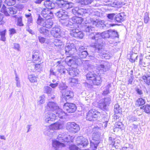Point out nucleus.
Returning a JSON list of instances; mask_svg holds the SVG:
<instances>
[{"label": "nucleus", "instance_id": "nucleus-61", "mask_svg": "<svg viewBox=\"0 0 150 150\" xmlns=\"http://www.w3.org/2000/svg\"><path fill=\"white\" fill-rule=\"evenodd\" d=\"M133 78V75H131V76H130L128 80V84H131L132 83Z\"/></svg>", "mask_w": 150, "mask_h": 150}, {"label": "nucleus", "instance_id": "nucleus-29", "mask_svg": "<svg viewBox=\"0 0 150 150\" xmlns=\"http://www.w3.org/2000/svg\"><path fill=\"white\" fill-rule=\"evenodd\" d=\"M95 78L92 81L93 84L97 85L100 84L102 81V79L100 76L99 75H96Z\"/></svg>", "mask_w": 150, "mask_h": 150}, {"label": "nucleus", "instance_id": "nucleus-2", "mask_svg": "<svg viewBox=\"0 0 150 150\" xmlns=\"http://www.w3.org/2000/svg\"><path fill=\"white\" fill-rule=\"evenodd\" d=\"M44 4L48 9H51L56 6L58 8L67 9L72 7L74 4L72 2L63 0H58L56 1L55 3L52 2L50 0H47L44 1Z\"/></svg>", "mask_w": 150, "mask_h": 150}, {"label": "nucleus", "instance_id": "nucleus-44", "mask_svg": "<svg viewBox=\"0 0 150 150\" xmlns=\"http://www.w3.org/2000/svg\"><path fill=\"white\" fill-rule=\"evenodd\" d=\"M28 79L32 83L36 82L37 81V79L35 76L34 75H30L28 76Z\"/></svg>", "mask_w": 150, "mask_h": 150}, {"label": "nucleus", "instance_id": "nucleus-24", "mask_svg": "<svg viewBox=\"0 0 150 150\" xmlns=\"http://www.w3.org/2000/svg\"><path fill=\"white\" fill-rule=\"evenodd\" d=\"M52 146L56 150H58L59 148L65 146V144L59 142L56 140H54L52 141Z\"/></svg>", "mask_w": 150, "mask_h": 150}, {"label": "nucleus", "instance_id": "nucleus-56", "mask_svg": "<svg viewBox=\"0 0 150 150\" xmlns=\"http://www.w3.org/2000/svg\"><path fill=\"white\" fill-rule=\"evenodd\" d=\"M67 88V86L64 83L61 84L59 86V88L61 90H66Z\"/></svg>", "mask_w": 150, "mask_h": 150}, {"label": "nucleus", "instance_id": "nucleus-40", "mask_svg": "<svg viewBox=\"0 0 150 150\" xmlns=\"http://www.w3.org/2000/svg\"><path fill=\"white\" fill-rule=\"evenodd\" d=\"M115 14L114 13H109L107 14V17L109 21L114 22H115Z\"/></svg>", "mask_w": 150, "mask_h": 150}, {"label": "nucleus", "instance_id": "nucleus-12", "mask_svg": "<svg viewBox=\"0 0 150 150\" xmlns=\"http://www.w3.org/2000/svg\"><path fill=\"white\" fill-rule=\"evenodd\" d=\"M67 129L70 132L75 133L79 130V127L75 122H69L67 124Z\"/></svg>", "mask_w": 150, "mask_h": 150}, {"label": "nucleus", "instance_id": "nucleus-25", "mask_svg": "<svg viewBox=\"0 0 150 150\" xmlns=\"http://www.w3.org/2000/svg\"><path fill=\"white\" fill-rule=\"evenodd\" d=\"M125 16L123 13H121L117 14L115 16V22L121 23L124 20V18Z\"/></svg>", "mask_w": 150, "mask_h": 150}, {"label": "nucleus", "instance_id": "nucleus-7", "mask_svg": "<svg viewBox=\"0 0 150 150\" xmlns=\"http://www.w3.org/2000/svg\"><path fill=\"white\" fill-rule=\"evenodd\" d=\"M100 115V113L94 109H92L86 113V118L87 120L92 121L96 120Z\"/></svg>", "mask_w": 150, "mask_h": 150}, {"label": "nucleus", "instance_id": "nucleus-19", "mask_svg": "<svg viewBox=\"0 0 150 150\" xmlns=\"http://www.w3.org/2000/svg\"><path fill=\"white\" fill-rule=\"evenodd\" d=\"M41 15L44 18L47 19H51L53 16V13L48 8L44 9L41 12Z\"/></svg>", "mask_w": 150, "mask_h": 150}, {"label": "nucleus", "instance_id": "nucleus-13", "mask_svg": "<svg viewBox=\"0 0 150 150\" xmlns=\"http://www.w3.org/2000/svg\"><path fill=\"white\" fill-rule=\"evenodd\" d=\"M63 108L68 112L73 113L76 110V105L73 103L67 102L64 104Z\"/></svg>", "mask_w": 150, "mask_h": 150}, {"label": "nucleus", "instance_id": "nucleus-21", "mask_svg": "<svg viewBox=\"0 0 150 150\" xmlns=\"http://www.w3.org/2000/svg\"><path fill=\"white\" fill-rule=\"evenodd\" d=\"M62 96L67 101L69 100L73 97L74 94L73 92L70 90H66L63 92Z\"/></svg>", "mask_w": 150, "mask_h": 150}, {"label": "nucleus", "instance_id": "nucleus-28", "mask_svg": "<svg viewBox=\"0 0 150 150\" xmlns=\"http://www.w3.org/2000/svg\"><path fill=\"white\" fill-rule=\"evenodd\" d=\"M40 53L38 51L33 52L32 55L33 61L34 63H35L36 61L40 62V59L39 57Z\"/></svg>", "mask_w": 150, "mask_h": 150}, {"label": "nucleus", "instance_id": "nucleus-42", "mask_svg": "<svg viewBox=\"0 0 150 150\" xmlns=\"http://www.w3.org/2000/svg\"><path fill=\"white\" fill-rule=\"evenodd\" d=\"M73 138L74 137L72 136H71L70 135H68L66 134V136L64 139H62V141L67 142L70 141L72 142Z\"/></svg>", "mask_w": 150, "mask_h": 150}, {"label": "nucleus", "instance_id": "nucleus-57", "mask_svg": "<svg viewBox=\"0 0 150 150\" xmlns=\"http://www.w3.org/2000/svg\"><path fill=\"white\" fill-rule=\"evenodd\" d=\"M17 25L19 26H22L23 25L21 18H19L18 19Z\"/></svg>", "mask_w": 150, "mask_h": 150}, {"label": "nucleus", "instance_id": "nucleus-38", "mask_svg": "<svg viewBox=\"0 0 150 150\" xmlns=\"http://www.w3.org/2000/svg\"><path fill=\"white\" fill-rule=\"evenodd\" d=\"M110 36H111L110 38H118L119 35L117 31L115 30H110Z\"/></svg>", "mask_w": 150, "mask_h": 150}, {"label": "nucleus", "instance_id": "nucleus-11", "mask_svg": "<svg viewBox=\"0 0 150 150\" xmlns=\"http://www.w3.org/2000/svg\"><path fill=\"white\" fill-rule=\"evenodd\" d=\"M111 101V99L109 97H107L102 99L101 102L99 103V108L103 110H105L107 109V106L109 105Z\"/></svg>", "mask_w": 150, "mask_h": 150}, {"label": "nucleus", "instance_id": "nucleus-33", "mask_svg": "<svg viewBox=\"0 0 150 150\" xmlns=\"http://www.w3.org/2000/svg\"><path fill=\"white\" fill-rule=\"evenodd\" d=\"M50 126L51 127L52 129H53L54 130L60 129L62 127V125L59 123H55L53 125Z\"/></svg>", "mask_w": 150, "mask_h": 150}, {"label": "nucleus", "instance_id": "nucleus-32", "mask_svg": "<svg viewBox=\"0 0 150 150\" xmlns=\"http://www.w3.org/2000/svg\"><path fill=\"white\" fill-rule=\"evenodd\" d=\"M93 72H89L86 75V78L88 80H90L91 81L95 78V76L96 75Z\"/></svg>", "mask_w": 150, "mask_h": 150}, {"label": "nucleus", "instance_id": "nucleus-36", "mask_svg": "<svg viewBox=\"0 0 150 150\" xmlns=\"http://www.w3.org/2000/svg\"><path fill=\"white\" fill-rule=\"evenodd\" d=\"M67 64L71 67H73V65H74L75 67H76V61L75 59H70L68 62Z\"/></svg>", "mask_w": 150, "mask_h": 150}, {"label": "nucleus", "instance_id": "nucleus-46", "mask_svg": "<svg viewBox=\"0 0 150 150\" xmlns=\"http://www.w3.org/2000/svg\"><path fill=\"white\" fill-rule=\"evenodd\" d=\"M16 2V0H5V3L8 6H11L14 5Z\"/></svg>", "mask_w": 150, "mask_h": 150}, {"label": "nucleus", "instance_id": "nucleus-16", "mask_svg": "<svg viewBox=\"0 0 150 150\" xmlns=\"http://www.w3.org/2000/svg\"><path fill=\"white\" fill-rule=\"evenodd\" d=\"M70 32V35L71 36L76 38L81 39L83 36V33L76 28L71 30Z\"/></svg>", "mask_w": 150, "mask_h": 150}, {"label": "nucleus", "instance_id": "nucleus-9", "mask_svg": "<svg viewBox=\"0 0 150 150\" xmlns=\"http://www.w3.org/2000/svg\"><path fill=\"white\" fill-rule=\"evenodd\" d=\"M1 12L6 16L10 14H15L17 12V8L15 7H9L6 8L4 5H3L1 9Z\"/></svg>", "mask_w": 150, "mask_h": 150}, {"label": "nucleus", "instance_id": "nucleus-64", "mask_svg": "<svg viewBox=\"0 0 150 150\" xmlns=\"http://www.w3.org/2000/svg\"><path fill=\"white\" fill-rule=\"evenodd\" d=\"M122 126V123L121 122H117L115 125L116 128H121Z\"/></svg>", "mask_w": 150, "mask_h": 150}, {"label": "nucleus", "instance_id": "nucleus-60", "mask_svg": "<svg viewBox=\"0 0 150 150\" xmlns=\"http://www.w3.org/2000/svg\"><path fill=\"white\" fill-rule=\"evenodd\" d=\"M102 57H104V58L107 59H108L110 57V55L104 53V52L103 53H102Z\"/></svg>", "mask_w": 150, "mask_h": 150}, {"label": "nucleus", "instance_id": "nucleus-10", "mask_svg": "<svg viewBox=\"0 0 150 150\" xmlns=\"http://www.w3.org/2000/svg\"><path fill=\"white\" fill-rule=\"evenodd\" d=\"M65 54L69 55L67 57H70L77 51V48L73 43L67 44L65 47Z\"/></svg>", "mask_w": 150, "mask_h": 150}, {"label": "nucleus", "instance_id": "nucleus-35", "mask_svg": "<svg viewBox=\"0 0 150 150\" xmlns=\"http://www.w3.org/2000/svg\"><path fill=\"white\" fill-rule=\"evenodd\" d=\"M45 20H46L42 18L40 15H39L37 20V23L38 25H40L44 26Z\"/></svg>", "mask_w": 150, "mask_h": 150}, {"label": "nucleus", "instance_id": "nucleus-8", "mask_svg": "<svg viewBox=\"0 0 150 150\" xmlns=\"http://www.w3.org/2000/svg\"><path fill=\"white\" fill-rule=\"evenodd\" d=\"M110 30L105 31L101 33H95V35L94 33H92L91 35H93V36L91 37L93 39H95L96 40H97L98 41H101V38H110Z\"/></svg>", "mask_w": 150, "mask_h": 150}, {"label": "nucleus", "instance_id": "nucleus-50", "mask_svg": "<svg viewBox=\"0 0 150 150\" xmlns=\"http://www.w3.org/2000/svg\"><path fill=\"white\" fill-rule=\"evenodd\" d=\"M66 134L65 132H61L58 135L57 137V139L61 142H62L63 141H62V139H64Z\"/></svg>", "mask_w": 150, "mask_h": 150}, {"label": "nucleus", "instance_id": "nucleus-43", "mask_svg": "<svg viewBox=\"0 0 150 150\" xmlns=\"http://www.w3.org/2000/svg\"><path fill=\"white\" fill-rule=\"evenodd\" d=\"M6 31V30L0 31V35L1 36L0 40L3 41H5L6 40V38L5 37Z\"/></svg>", "mask_w": 150, "mask_h": 150}, {"label": "nucleus", "instance_id": "nucleus-54", "mask_svg": "<svg viewBox=\"0 0 150 150\" xmlns=\"http://www.w3.org/2000/svg\"><path fill=\"white\" fill-rule=\"evenodd\" d=\"M70 82L73 83V85H74L78 83V81L77 79L75 78H71L69 79Z\"/></svg>", "mask_w": 150, "mask_h": 150}, {"label": "nucleus", "instance_id": "nucleus-45", "mask_svg": "<svg viewBox=\"0 0 150 150\" xmlns=\"http://www.w3.org/2000/svg\"><path fill=\"white\" fill-rule=\"evenodd\" d=\"M122 112L121 108L118 104H115L114 106V112L115 113H118Z\"/></svg>", "mask_w": 150, "mask_h": 150}, {"label": "nucleus", "instance_id": "nucleus-37", "mask_svg": "<svg viewBox=\"0 0 150 150\" xmlns=\"http://www.w3.org/2000/svg\"><path fill=\"white\" fill-rule=\"evenodd\" d=\"M88 53L86 50L83 51L79 53V57L81 59L85 58L88 55Z\"/></svg>", "mask_w": 150, "mask_h": 150}, {"label": "nucleus", "instance_id": "nucleus-22", "mask_svg": "<svg viewBox=\"0 0 150 150\" xmlns=\"http://www.w3.org/2000/svg\"><path fill=\"white\" fill-rule=\"evenodd\" d=\"M71 19L75 25H76L78 28L81 26L82 22L83 21V18L80 17H74L71 18Z\"/></svg>", "mask_w": 150, "mask_h": 150}, {"label": "nucleus", "instance_id": "nucleus-30", "mask_svg": "<svg viewBox=\"0 0 150 150\" xmlns=\"http://www.w3.org/2000/svg\"><path fill=\"white\" fill-rule=\"evenodd\" d=\"M53 24V22L51 19H47L45 20L44 27L47 28H50Z\"/></svg>", "mask_w": 150, "mask_h": 150}, {"label": "nucleus", "instance_id": "nucleus-39", "mask_svg": "<svg viewBox=\"0 0 150 150\" xmlns=\"http://www.w3.org/2000/svg\"><path fill=\"white\" fill-rule=\"evenodd\" d=\"M145 103V99L142 98H139L137 100L136 102V105L140 106L144 105Z\"/></svg>", "mask_w": 150, "mask_h": 150}, {"label": "nucleus", "instance_id": "nucleus-20", "mask_svg": "<svg viewBox=\"0 0 150 150\" xmlns=\"http://www.w3.org/2000/svg\"><path fill=\"white\" fill-rule=\"evenodd\" d=\"M60 29L59 26H55L52 28L50 32L51 34L55 38H59L60 36Z\"/></svg>", "mask_w": 150, "mask_h": 150}, {"label": "nucleus", "instance_id": "nucleus-18", "mask_svg": "<svg viewBox=\"0 0 150 150\" xmlns=\"http://www.w3.org/2000/svg\"><path fill=\"white\" fill-rule=\"evenodd\" d=\"M61 63V61H58L56 64L58 67L57 70V74L58 76L59 74L60 75L65 74L67 71H68L62 65H60Z\"/></svg>", "mask_w": 150, "mask_h": 150}, {"label": "nucleus", "instance_id": "nucleus-62", "mask_svg": "<svg viewBox=\"0 0 150 150\" xmlns=\"http://www.w3.org/2000/svg\"><path fill=\"white\" fill-rule=\"evenodd\" d=\"M57 71L56 72H54L53 71V70L52 69H50V75H54L55 76H58V74H57Z\"/></svg>", "mask_w": 150, "mask_h": 150}, {"label": "nucleus", "instance_id": "nucleus-6", "mask_svg": "<svg viewBox=\"0 0 150 150\" xmlns=\"http://www.w3.org/2000/svg\"><path fill=\"white\" fill-rule=\"evenodd\" d=\"M99 23L100 22H99ZM98 22L93 21H91V23L87 24L84 26L85 31L86 32L91 33L89 35L90 38L92 39L91 37L93 36V35H91L92 33H94L95 35V33H94L93 31L94 30L95 27L98 26Z\"/></svg>", "mask_w": 150, "mask_h": 150}, {"label": "nucleus", "instance_id": "nucleus-17", "mask_svg": "<svg viewBox=\"0 0 150 150\" xmlns=\"http://www.w3.org/2000/svg\"><path fill=\"white\" fill-rule=\"evenodd\" d=\"M72 13L75 16H83L86 12V10L84 9L76 7L72 9Z\"/></svg>", "mask_w": 150, "mask_h": 150}, {"label": "nucleus", "instance_id": "nucleus-26", "mask_svg": "<svg viewBox=\"0 0 150 150\" xmlns=\"http://www.w3.org/2000/svg\"><path fill=\"white\" fill-rule=\"evenodd\" d=\"M25 16L27 18L26 26L29 28L30 26L32 25L33 24V19L31 14L30 13L25 14Z\"/></svg>", "mask_w": 150, "mask_h": 150}, {"label": "nucleus", "instance_id": "nucleus-49", "mask_svg": "<svg viewBox=\"0 0 150 150\" xmlns=\"http://www.w3.org/2000/svg\"><path fill=\"white\" fill-rule=\"evenodd\" d=\"M38 39L39 42L42 44L44 43L45 42L47 44H48L49 43V40H46V39L43 37L41 36L39 37Z\"/></svg>", "mask_w": 150, "mask_h": 150}, {"label": "nucleus", "instance_id": "nucleus-55", "mask_svg": "<svg viewBox=\"0 0 150 150\" xmlns=\"http://www.w3.org/2000/svg\"><path fill=\"white\" fill-rule=\"evenodd\" d=\"M111 85L110 84H108L106 86V90H104L103 92V94L106 95L108 94L109 93V88L111 87Z\"/></svg>", "mask_w": 150, "mask_h": 150}, {"label": "nucleus", "instance_id": "nucleus-15", "mask_svg": "<svg viewBox=\"0 0 150 150\" xmlns=\"http://www.w3.org/2000/svg\"><path fill=\"white\" fill-rule=\"evenodd\" d=\"M76 144L78 145H80L83 147H85L88 144V140L83 137H79L76 140Z\"/></svg>", "mask_w": 150, "mask_h": 150}, {"label": "nucleus", "instance_id": "nucleus-3", "mask_svg": "<svg viewBox=\"0 0 150 150\" xmlns=\"http://www.w3.org/2000/svg\"><path fill=\"white\" fill-rule=\"evenodd\" d=\"M100 129L98 127L92 128L89 127L87 129V133L88 134H92V138L93 141L91 142L90 145L91 146H94L96 149L97 146L100 143V133L99 132Z\"/></svg>", "mask_w": 150, "mask_h": 150}, {"label": "nucleus", "instance_id": "nucleus-41", "mask_svg": "<svg viewBox=\"0 0 150 150\" xmlns=\"http://www.w3.org/2000/svg\"><path fill=\"white\" fill-rule=\"evenodd\" d=\"M141 109L143 108L144 111L147 113H150V105L147 104L142 107L140 108Z\"/></svg>", "mask_w": 150, "mask_h": 150}, {"label": "nucleus", "instance_id": "nucleus-23", "mask_svg": "<svg viewBox=\"0 0 150 150\" xmlns=\"http://www.w3.org/2000/svg\"><path fill=\"white\" fill-rule=\"evenodd\" d=\"M44 133L45 135L51 136L54 132V130L50 126H45L44 128Z\"/></svg>", "mask_w": 150, "mask_h": 150}, {"label": "nucleus", "instance_id": "nucleus-1", "mask_svg": "<svg viewBox=\"0 0 150 150\" xmlns=\"http://www.w3.org/2000/svg\"><path fill=\"white\" fill-rule=\"evenodd\" d=\"M46 110L50 111H56L54 113L49 112L46 113L45 115L44 119L46 123H51V122L53 121L58 117L62 118L66 115L65 112L59 108L57 104L54 102H49L47 104Z\"/></svg>", "mask_w": 150, "mask_h": 150}, {"label": "nucleus", "instance_id": "nucleus-34", "mask_svg": "<svg viewBox=\"0 0 150 150\" xmlns=\"http://www.w3.org/2000/svg\"><path fill=\"white\" fill-rule=\"evenodd\" d=\"M142 79L144 82L148 85L150 83V74L143 76L142 77Z\"/></svg>", "mask_w": 150, "mask_h": 150}, {"label": "nucleus", "instance_id": "nucleus-27", "mask_svg": "<svg viewBox=\"0 0 150 150\" xmlns=\"http://www.w3.org/2000/svg\"><path fill=\"white\" fill-rule=\"evenodd\" d=\"M69 73L70 75L72 76H77L79 74V70L76 67L75 68L72 67L69 68Z\"/></svg>", "mask_w": 150, "mask_h": 150}, {"label": "nucleus", "instance_id": "nucleus-47", "mask_svg": "<svg viewBox=\"0 0 150 150\" xmlns=\"http://www.w3.org/2000/svg\"><path fill=\"white\" fill-rule=\"evenodd\" d=\"M45 27L43 26V27L40 28L39 30L40 33L44 35H47L49 31L48 30L46 29Z\"/></svg>", "mask_w": 150, "mask_h": 150}, {"label": "nucleus", "instance_id": "nucleus-52", "mask_svg": "<svg viewBox=\"0 0 150 150\" xmlns=\"http://www.w3.org/2000/svg\"><path fill=\"white\" fill-rule=\"evenodd\" d=\"M112 137H109V139L112 141V142L110 143L111 144L114 145L115 146H118V144H120V141L119 140H116L115 141H112Z\"/></svg>", "mask_w": 150, "mask_h": 150}, {"label": "nucleus", "instance_id": "nucleus-48", "mask_svg": "<svg viewBox=\"0 0 150 150\" xmlns=\"http://www.w3.org/2000/svg\"><path fill=\"white\" fill-rule=\"evenodd\" d=\"M138 55L137 54L133 53L130 55V61L132 62H134L136 59H137Z\"/></svg>", "mask_w": 150, "mask_h": 150}, {"label": "nucleus", "instance_id": "nucleus-59", "mask_svg": "<svg viewBox=\"0 0 150 150\" xmlns=\"http://www.w3.org/2000/svg\"><path fill=\"white\" fill-rule=\"evenodd\" d=\"M69 149L70 150H79V148L77 147L75 145H71Z\"/></svg>", "mask_w": 150, "mask_h": 150}, {"label": "nucleus", "instance_id": "nucleus-53", "mask_svg": "<svg viewBox=\"0 0 150 150\" xmlns=\"http://www.w3.org/2000/svg\"><path fill=\"white\" fill-rule=\"evenodd\" d=\"M149 20V18L148 13L147 12H146L145 13L144 16V22L146 23H147Z\"/></svg>", "mask_w": 150, "mask_h": 150}, {"label": "nucleus", "instance_id": "nucleus-51", "mask_svg": "<svg viewBox=\"0 0 150 150\" xmlns=\"http://www.w3.org/2000/svg\"><path fill=\"white\" fill-rule=\"evenodd\" d=\"M44 93L47 94L51 93L52 89L50 87L48 86H46L44 87Z\"/></svg>", "mask_w": 150, "mask_h": 150}, {"label": "nucleus", "instance_id": "nucleus-14", "mask_svg": "<svg viewBox=\"0 0 150 150\" xmlns=\"http://www.w3.org/2000/svg\"><path fill=\"white\" fill-rule=\"evenodd\" d=\"M92 39L95 40V42H93L91 44V46L93 48V49L95 52H99L101 51L102 49L103 45L101 43V41H98L95 39Z\"/></svg>", "mask_w": 150, "mask_h": 150}, {"label": "nucleus", "instance_id": "nucleus-5", "mask_svg": "<svg viewBox=\"0 0 150 150\" xmlns=\"http://www.w3.org/2000/svg\"><path fill=\"white\" fill-rule=\"evenodd\" d=\"M99 64L97 66V69L99 72L104 73L108 71L110 68V64L108 62L102 60L99 61Z\"/></svg>", "mask_w": 150, "mask_h": 150}, {"label": "nucleus", "instance_id": "nucleus-63", "mask_svg": "<svg viewBox=\"0 0 150 150\" xmlns=\"http://www.w3.org/2000/svg\"><path fill=\"white\" fill-rule=\"evenodd\" d=\"M93 1V0H83V2L85 5L90 4Z\"/></svg>", "mask_w": 150, "mask_h": 150}, {"label": "nucleus", "instance_id": "nucleus-31", "mask_svg": "<svg viewBox=\"0 0 150 150\" xmlns=\"http://www.w3.org/2000/svg\"><path fill=\"white\" fill-rule=\"evenodd\" d=\"M53 44L55 46L58 47L59 48H61L63 46L62 41L58 39L55 40Z\"/></svg>", "mask_w": 150, "mask_h": 150}, {"label": "nucleus", "instance_id": "nucleus-4", "mask_svg": "<svg viewBox=\"0 0 150 150\" xmlns=\"http://www.w3.org/2000/svg\"><path fill=\"white\" fill-rule=\"evenodd\" d=\"M56 14L58 17L61 18V22L64 25L71 28H74L75 26L74 23L71 22H68V19L71 17L67 12L63 9H60Z\"/></svg>", "mask_w": 150, "mask_h": 150}, {"label": "nucleus", "instance_id": "nucleus-58", "mask_svg": "<svg viewBox=\"0 0 150 150\" xmlns=\"http://www.w3.org/2000/svg\"><path fill=\"white\" fill-rule=\"evenodd\" d=\"M91 65L89 64L88 61H87L84 64V67L86 69H88L90 68Z\"/></svg>", "mask_w": 150, "mask_h": 150}]
</instances>
